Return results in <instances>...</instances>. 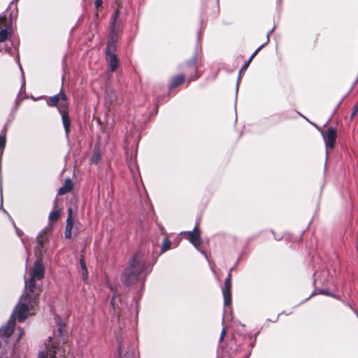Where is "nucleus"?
<instances>
[{
  "label": "nucleus",
  "mask_w": 358,
  "mask_h": 358,
  "mask_svg": "<svg viewBox=\"0 0 358 358\" xmlns=\"http://www.w3.org/2000/svg\"><path fill=\"white\" fill-rule=\"evenodd\" d=\"M201 62V55L196 51L189 59L186 60L182 65L181 69L184 71L188 84L200 77V74L198 73V68Z\"/></svg>",
  "instance_id": "4"
},
{
  "label": "nucleus",
  "mask_w": 358,
  "mask_h": 358,
  "mask_svg": "<svg viewBox=\"0 0 358 358\" xmlns=\"http://www.w3.org/2000/svg\"><path fill=\"white\" fill-rule=\"evenodd\" d=\"M80 265L81 270H82V276H83V280H85L87 278L88 272H87V266L85 262L83 257H82L80 259Z\"/></svg>",
  "instance_id": "20"
},
{
  "label": "nucleus",
  "mask_w": 358,
  "mask_h": 358,
  "mask_svg": "<svg viewBox=\"0 0 358 358\" xmlns=\"http://www.w3.org/2000/svg\"><path fill=\"white\" fill-rule=\"evenodd\" d=\"M106 58L108 64V70L110 72L115 71L120 65V60L116 54L106 55Z\"/></svg>",
  "instance_id": "14"
},
{
  "label": "nucleus",
  "mask_w": 358,
  "mask_h": 358,
  "mask_svg": "<svg viewBox=\"0 0 358 358\" xmlns=\"http://www.w3.org/2000/svg\"><path fill=\"white\" fill-rule=\"evenodd\" d=\"M14 331V323L8 324L7 326L3 327L1 330V334L3 336L6 338L10 337Z\"/></svg>",
  "instance_id": "18"
},
{
  "label": "nucleus",
  "mask_w": 358,
  "mask_h": 358,
  "mask_svg": "<svg viewBox=\"0 0 358 358\" xmlns=\"http://www.w3.org/2000/svg\"><path fill=\"white\" fill-rule=\"evenodd\" d=\"M0 358H1V357H0Z\"/></svg>",
  "instance_id": "38"
},
{
  "label": "nucleus",
  "mask_w": 358,
  "mask_h": 358,
  "mask_svg": "<svg viewBox=\"0 0 358 358\" xmlns=\"http://www.w3.org/2000/svg\"><path fill=\"white\" fill-rule=\"evenodd\" d=\"M63 357H64V358H66V356L64 355H63Z\"/></svg>",
  "instance_id": "37"
},
{
  "label": "nucleus",
  "mask_w": 358,
  "mask_h": 358,
  "mask_svg": "<svg viewBox=\"0 0 358 358\" xmlns=\"http://www.w3.org/2000/svg\"><path fill=\"white\" fill-rule=\"evenodd\" d=\"M45 233H42V234H40L37 238H36V241H37V244H38V250H41L42 248H43L44 247V245L47 243L48 241V238L47 237L45 236L44 234Z\"/></svg>",
  "instance_id": "19"
},
{
  "label": "nucleus",
  "mask_w": 358,
  "mask_h": 358,
  "mask_svg": "<svg viewBox=\"0 0 358 358\" xmlns=\"http://www.w3.org/2000/svg\"><path fill=\"white\" fill-rule=\"evenodd\" d=\"M201 230L199 225H196L192 231H183L182 237L188 240L197 250H199L203 241L201 236Z\"/></svg>",
  "instance_id": "7"
},
{
  "label": "nucleus",
  "mask_w": 358,
  "mask_h": 358,
  "mask_svg": "<svg viewBox=\"0 0 358 358\" xmlns=\"http://www.w3.org/2000/svg\"><path fill=\"white\" fill-rule=\"evenodd\" d=\"M117 314L119 315L120 314V310H117Z\"/></svg>",
  "instance_id": "34"
},
{
  "label": "nucleus",
  "mask_w": 358,
  "mask_h": 358,
  "mask_svg": "<svg viewBox=\"0 0 358 358\" xmlns=\"http://www.w3.org/2000/svg\"><path fill=\"white\" fill-rule=\"evenodd\" d=\"M45 276V266L41 257H38L34 264V268L30 273V277L41 280Z\"/></svg>",
  "instance_id": "9"
},
{
  "label": "nucleus",
  "mask_w": 358,
  "mask_h": 358,
  "mask_svg": "<svg viewBox=\"0 0 358 358\" xmlns=\"http://www.w3.org/2000/svg\"><path fill=\"white\" fill-rule=\"evenodd\" d=\"M323 136L327 148H334L337 138L336 129L332 127L328 128Z\"/></svg>",
  "instance_id": "10"
},
{
  "label": "nucleus",
  "mask_w": 358,
  "mask_h": 358,
  "mask_svg": "<svg viewBox=\"0 0 358 358\" xmlns=\"http://www.w3.org/2000/svg\"><path fill=\"white\" fill-rule=\"evenodd\" d=\"M334 298H336V299H339V296H338L334 295Z\"/></svg>",
  "instance_id": "33"
},
{
  "label": "nucleus",
  "mask_w": 358,
  "mask_h": 358,
  "mask_svg": "<svg viewBox=\"0 0 358 358\" xmlns=\"http://www.w3.org/2000/svg\"><path fill=\"white\" fill-rule=\"evenodd\" d=\"M357 251L358 252V234H357Z\"/></svg>",
  "instance_id": "32"
},
{
  "label": "nucleus",
  "mask_w": 358,
  "mask_h": 358,
  "mask_svg": "<svg viewBox=\"0 0 358 358\" xmlns=\"http://www.w3.org/2000/svg\"><path fill=\"white\" fill-rule=\"evenodd\" d=\"M147 268L144 254L141 251H137L129 259V266L124 270L122 274V283L126 287L134 285L138 281L141 273H147Z\"/></svg>",
  "instance_id": "1"
},
{
  "label": "nucleus",
  "mask_w": 358,
  "mask_h": 358,
  "mask_svg": "<svg viewBox=\"0 0 358 358\" xmlns=\"http://www.w3.org/2000/svg\"><path fill=\"white\" fill-rule=\"evenodd\" d=\"M171 242L168 238H165L162 243L161 253H164L171 248Z\"/></svg>",
  "instance_id": "22"
},
{
  "label": "nucleus",
  "mask_w": 358,
  "mask_h": 358,
  "mask_svg": "<svg viewBox=\"0 0 358 358\" xmlns=\"http://www.w3.org/2000/svg\"><path fill=\"white\" fill-rule=\"evenodd\" d=\"M60 217V210H52L49 215V220L51 222H57Z\"/></svg>",
  "instance_id": "21"
},
{
  "label": "nucleus",
  "mask_w": 358,
  "mask_h": 358,
  "mask_svg": "<svg viewBox=\"0 0 358 358\" xmlns=\"http://www.w3.org/2000/svg\"><path fill=\"white\" fill-rule=\"evenodd\" d=\"M357 112H358V102L353 107L352 112L350 115V118L352 119Z\"/></svg>",
  "instance_id": "27"
},
{
  "label": "nucleus",
  "mask_w": 358,
  "mask_h": 358,
  "mask_svg": "<svg viewBox=\"0 0 358 358\" xmlns=\"http://www.w3.org/2000/svg\"><path fill=\"white\" fill-rule=\"evenodd\" d=\"M38 303L36 295L33 297L29 294L22 296L21 302L16 307L18 322H23L28 317L29 308H33Z\"/></svg>",
  "instance_id": "6"
},
{
  "label": "nucleus",
  "mask_w": 358,
  "mask_h": 358,
  "mask_svg": "<svg viewBox=\"0 0 358 358\" xmlns=\"http://www.w3.org/2000/svg\"><path fill=\"white\" fill-rule=\"evenodd\" d=\"M120 15V10L117 9L112 15L110 20V29L106 48V55L116 54L118 35L116 30L117 21Z\"/></svg>",
  "instance_id": "5"
},
{
  "label": "nucleus",
  "mask_w": 358,
  "mask_h": 358,
  "mask_svg": "<svg viewBox=\"0 0 358 358\" xmlns=\"http://www.w3.org/2000/svg\"><path fill=\"white\" fill-rule=\"evenodd\" d=\"M47 103L49 106L57 107L62 116L65 134L68 136L71 130V120L69 115V104L66 94L61 89L59 94L50 96Z\"/></svg>",
  "instance_id": "3"
},
{
  "label": "nucleus",
  "mask_w": 358,
  "mask_h": 358,
  "mask_svg": "<svg viewBox=\"0 0 358 358\" xmlns=\"http://www.w3.org/2000/svg\"><path fill=\"white\" fill-rule=\"evenodd\" d=\"M226 333H227V330L224 327L221 331V334H220V339H219V341L220 343H222L226 336Z\"/></svg>",
  "instance_id": "28"
},
{
  "label": "nucleus",
  "mask_w": 358,
  "mask_h": 358,
  "mask_svg": "<svg viewBox=\"0 0 358 358\" xmlns=\"http://www.w3.org/2000/svg\"><path fill=\"white\" fill-rule=\"evenodd\" d=\"M232 268L230 269L227 277L225 279L224 287L222 289V294L224 298V306H229L231 303V287H232Z\"/></svg>",
  "instance_id": "8"
},
{
  "label": "nucleus",
  "mask_w": 358,
  "mask_h": 358,
  "mask_svg": "<svg viewBox=\"0 0 358 358\" xmlns=\"http://www.w3.org/2000/svg\"><path fill=\"white\" fill-rule=\"evenodd\" d=\"M8 31L6 29H1L0 31V43H3L7 40Z\"/></svg>",
  "instance_id": "23"
},
{
  "label": "nucleus",
  "mask_w": 358,
  "mask_h": 358,
  "mask_svg": "<svg viewBox=\"0 0 358 358\" xmlns=\"http://www.w3.org/2000/svg\"><path fill=\"white\" fill-rule=\"evenodd\" d=\"M185 78L186 76L184 73H180L174 76L169 82V89L172 90L181 85L185 82Z\"/></svg>",
  "instance_id": "15"
},
{
  "label": "nucleus",
  "mask_w": 358,
  "mask_h": 358,
  "mask_svg": "<svg viewBox=\"0 0 358 358\" xmlns=\"http://www.w3.org/2000/svg\"><path fill=\"white\" fill-rule=\"evenodd\" d=\"M73 183L70 178L65 180L64 184L58 189V195H64L72 191Z\"/></svg>",
  "instance_id": "17"
},
{
  "label": "nucleus",
  "mask_w": 358,
  "mask_h": 358,
  "mask_svg": "<svg viewBox=\"0 0 358 358\" xmlns=\"http://www.w3.org/2000/svg\"><path fill=\"white\" fill-rule=\"evenodd\" d=\"M55 323L57 329L53 330V336L49 337L45 343V350L38 354L39 358H56L57 350L60 343H66L68 341L66 323L58 316L55 317Z\"/></svg>",
  "instance_id": "2"
},
{
  "label": "nucleus",
  "mask_w": 358,
  "mask_h": 358,
  "mask_svg": "<svg viewBox=\"0 0 358 358\" xmlns=\"http://www.w3.org/2000/svg\"><path fill=\"white\" fill-rule=\"evenodd\" d=\"M320 294H324V295H327V296H334V294H332V293H329L327 290H325V289H322L320 292Z\"/></svg>",
  "instance_id": "30"
},
{
  "label": "nucleus",
  "mask_w": 358,
  "mask_h": 358,
  "mask_svg": "<svg viewBox=\"0 0 358 358\" xmlns=\"http://www.w3.org/2000/svg\"><path fill=\"white\" fill-rule=\"evenodd\" d=\"M7 22L6 16H1L0 17V28L3 26H6Z\"/></svg>",
  "instance_id": "26"
},
{
  "label": "nucleus",
  "mask_w": 358,
  "mask_h": 358,
  "mask_svg": "<svg viewBox=\"0 0 358 358\" xmlns=\"http://www.w3.org/2000/svg\"><path fill=\"white\" fill-rule=\"evenodd\" d=\"M121 353V351H120V348H119V354Z\"/></svg>",
  "instance_id": "36"
},
{
  "label": "nucleus",
  "mask_w": 358,
  "mask_h": 358,
  "mask_svg": "<svg viewBox=\"0 0 358 358\" xmlns=\"http://www.w3.org/2000/svg\"><path fill=\"white\" fill-rule=\"evenodd\" d=\"M57 199H55V203H57Z\"/></svg>",
  "instance_id": "35"
},
{
  "label": "nucleus",
  "mask_w": 358,
  "mask_h": 358,
  "mask_svg": "<svg viewBox=\"0 0 358 358\" xmlns=\"http://www.w3.org/2000/svg\"><path fill=\"white\" fill-rule=\"evenodd\" d=\"M100 159V155L99 152H94L92 157V163L97 164Z\"/></svg>",
  "instance_id": "25"
},
{
  "label": "nucleus",
  "mask_w": 358,
  "mask_h": 358,
  "mask_svg": "<svg viewBox=\"0 0 358 358\" xmlns=\"http://www.w3.org/2000/svg\"><path fill=\"white\" fill-rule=\"evenodd\" d=\"M6 138L5 136H0V155L3 153L6 146Z\"/></svg>",
  "instance_id": "24"
},
{
  "label": "nucleus",
  "mask_w": 358,
  "mask_h": 358,
  "mask_svg": "<svg viewBox=\"0 0 358 358\" xmlns=\"http://www.w3.org/2000/svg\"><path fill=\"white\" fill-rule=\"evenodd\" d=\"M117 101V94L115 90L107 86L105 91V104L107 107L110 108V106Z\"/></svg>",
  "instance_id": "11"
},
{
  "label": "nucleus",
  "mask_w": 358,
  "mask_h": 358,
  "mask_svg": "<svg viewBox=\"0 0 358 358\" xmlns=\"http://www.w3.org/2000/svg\"><path fill=\"white\" fill-rule=\"evenodd\" d=\"M36 280V279L30 277V279L28 281L25 282L26 287L27 289V292L26 294H29L32 297L34 296V295H36L37 301L38 302L39 292H36L37 287Z\"/></svg>",
  "instance_id": "13"
},
{
  "label": "nucleus",
  "mask_w": 358,
  "mask_h": 358,
  "mask_svg": "<svg viewBox=\"0 0 358 358\" xmlns=\"http://www.w3.org/2000/svg\"><path fill=\"white\" fill-rule=\"evenodd\" d=\"M94 5L96 8H101L103 5L102 0H95Z\"/></svg>",
  "instance_id": "29"
},
{
  "label": "nucleus",
  "mask_w": 358,
  "mask_h": 358,
  "mask_svg": "<svg viewBox=\"0 0 358 358\" xmlns=\"http://www.w3.org/2000/svg\"><path fill=\"white\" fill-rule=\"evenodd\" d=\"M115 296L113 295L112 296L111 299H110V304L113 307L114 311H116V309H115Z\"/></svg>",
  "instance_id": "31"
},
{
  "label": "nucleus",
  "mask_w": 358,
  "mask_h": 358,
  "mask_svg": "<svg viewBox=\"0 0 358 358\" xmlns=\"http://www.w3.org/2000/svg\"><path fill=\"white\" fill-rule=\"evenodd\" d=\"M74 222L72 215V209H68V215L66 220V227L64 231V237L66 239H71L72 236V229L73 228Z\"/></svg>",
  "instance_id": "12"
},
{
  "label": "nucleus",
  "mask_w": 358,
  "mask_h": 358,
  "mask_svg": "<svg viewBox=\"0 0 358 358\" xmlns=\"http://www.w3.org/2000/svg\"><path fill=\"white\" fill-rule=\"evenodd\" d=\"M269 42V37L267 35L266 36V43H264V44L261 45L253 53L252 55L250 56V57L249 58V59L242 66L241 70H240V73H244L247 69L248 68L250 62H252V60L255 58V57L257 55V53L261 50V49L266 44Z\"/></svg>",
  "instance_id": "16"
}]
</instances>
